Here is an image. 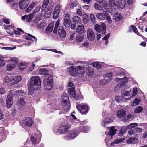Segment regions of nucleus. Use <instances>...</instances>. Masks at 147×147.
Returning a JSON list of instances; mask_svg holds the SVG:
<instances>
[{"mask_svg": "<svg viewBox=\"0 0 147 147\" xmlns=\"http://www.w3.org/2000/svg\"><path fill=\"white\" fill-rule=\"evenodd\" d=\"M13 93L10 91L7 96L6 100V106L7 108H11L13 104Z\"/></svg>", "mask_w": 147, "mask_h": 147, "instance_id": "39448f33", "label": "nucleus"}, {"mask_svg": "<svg viewBox=\"0 0 147 147\" xmlns=\"http://www.w3.org/2000/svg\"><path fill=\"white\" fill-rule=\"evenodd\" d=\"M107 13L105 11H103V12L102 13H97L96 16L98 18L104 20H105V17H106V15Z\"/></svg>", "mask_w": 147, "mask_h": 147, "instance_id": "a211bd4d", "label": "nucleus"}, {"mask_svg": "<svg viewBox=\"0 0 147 147\" xmlns=\"http://www.w3.org/2000/svg\"><path fill=\"white\" fill-rule=\"evenodd\" d=\"M78 5L77 2L76 1H74L72 2L70 5V7L72 9H73L75 7L77 6Z\"/></svg>", "mask_w": 147, "mask_h": 147, "instance_id": "13d9d810", "label": "nucleus"}, {"mask_svg": "<svg viewBox=\"0 0 147 147\" xmlns=\"http://www.w3.org/2000/svg\"><path fill=\"white\" fill-rule=\"evenodd\" d=\"M142 129L141 128H137L135 130V132L140 133L142 131Z\"/></svg>", "mask_w": 147, "mask_h": 147, "instance_id": "774afa93", "label": "nucleus"}, {"mask_svg": "<svg viewBox=\"0 0 147 147\" xmlns=\"http://www.w3.org/2000/svg\"><path fill=\"white\" fill-rule=\"evenodd\" d=\"M61 99L62 102H68L69 101V98L67 94L63 93L62 94Z\"/></svg>", "mask_w": 147, "mask_h": 147, "instance_id": "aec40b11", "label": "nucleus"}, {"mask_svg": "<svg viewBox=\"0 0 147 147\" xmlns=\"http://www.w3.org/2000/svg\"><path fill=\"white\" fill-rule=\"evenodd\" d=\"M53 27V24L51 23L47 27L46 31L47 33L51 32L52 31Z\"/></svg>", "mask_w": 147, "mask_h": 147, "instance_id": "2f4dec72", "label": "nucleus"}, {"mask_svg": "<svg viewBox=\"0 0 147 147\" xmlns=\"http://www.w3.org/2000/svg\"><path fill=\"white\" fill-rule=\"evenodd\" d=\"M29 4V1L28 0H22L20 2L19 5L21 9H24L27 7Z\"/></svg>", "mask_w": 147, "mask_h": 147, "instance_id": "9b49d317", "label": "nucleus"}, {"mask_svg": "<svg viewBox=\"0 0 147 147\" xmlns=\"http://www.w3.org/2000/svg\"><path fill=\"white\" fill-rule=\"evenodd\" d=\"M109 2L113 9H115L118 8V4L116 1L114 0H109Z\"/></svg>", "mask_w": 147, "mask_h": 147, "instance_id": "a878e982", "label": "nucleus"}, {"mask_svg": "<svg viewBox=\"0 0 147 147\" xmlns=\"http://www.w3.org/2000/svg\"><path fill=\"white\" fill-rule=\"evenodd\" d=\"M18 59L16 57H12L9 60V63L7 65V69L8 71L12 70L16 67L18 63Z\"/></svg>", "mask_w": 147, "mask_h": 147, "instance_id": "7ed1b4c3", "label": "nucleus"}, {"mask_svg": "<svg viewBox=\"0 0 147 147\" xmlns=\"http://www.w3.org/2000/svg\"><path fill=\"white\" fill-rule=\"evenodd\" d=\"M5 62L3 59V57L0 55V67L5 66Z\"/></svg>", "mask_w": 147, "mask_h": 147, "instance_id": "de8ad7c7", "label": "nucleus"}, {"mask_svg": "<svg viewBox=\"0 0 147 147\" xmlns=\"http://www.w3.org/2000/svg\"><path fill=\"white\" fill-rule=\"evenodd\" d=\"M69 93L74 98L76 99V94L75 90V87H73L68 89Z\"/></svg>", "mask_w": 147, "mask_h": 147, "instance_id": "5701e85b", "label": "nucleus"}, {"mask_svg": "<svg viewBox=\"0 0 147 147\" xmlns=\"http://www.w3.org/2000/svg\"><path fill=\"white\" fill-rule=\"evenodd\" d=\"M41 20V18L39 16L36 17L34 19L33 22L35 23H37L39 22Z\"/></svg>", "mask_w": 147, "mask_h": 147, "instance_id": "bf43d9fd", "label": "nucleus"}, {"mask_svg": "<svg viewBox=\"0 0 147 147\" xmlns=\"http://www.w3.org/2000/svg\"><path fill=\"white\" fill-rule=\"evenodd\" d=\"M127 129H126V127H121L119 130V136H122L125 132L126 130Z\"/></svg>", "mask_w": 147, "mask_h": 147, "instance_id": "ea45409f", "label": "nucleus"}, {"mask_svg": "<svg viewBox=\"0 0 147 147\" xmlns=\"http://www.w3.org/2000/svg\"><path fill=\"white\" fill-rule=\"evenodd\" d=\"M47 25V23L45 22H43L39 24H37L36 26L38 28H42L45 27Z\"/></svg>", "mask_w": 147, "mask_h": 147, "instance_id": "4c0bfd02", "label": "nucleus"}, {"mask_svg": "<svg viewBox=\"0 0 147 147\" xmlns=\"http://www.w3.org/2000/svg\"><path fill=\"white\" fill-rule=\"evenodd\" d=\"M80 129H81L84 132H86L88 130L89 128L88 127L86 126L84 127L81 126L80 128Z\"/></svg>", "mask_w": 147, "mask_h": 147, "instance_id": "6e6d98bb", "label": "nucleus"}, {"mask_svg": "<svg viewBox=\"0 0 147 147\" xmlns=\"http://www.w3.org/2000/svg\"><path fill=\"white\" fill-rule=\"evenodd\" d=\"M58 34L62 38H65L66 36V32L62 26H60L57 31Z\"/></svg>", "mask_w": 147, "mask_h": 147, "instance_id": "2eb2a0df", "label": "nucleus"}, {"mask_svg": "<svg viewBox=\"0 0 147 147\" xmlns=\"http://www.w3.org/2000/svg\"><path fill=\"white\" fill-rule=\"evenodd\" d=\"M22 78L20 76H18L14 77H13V82H12L13 84H15L18 83L21 80Z\"/></svg>", "mask_w": 147, "mask_h": 147, "instance_id": "c756f323", "label": "nucleus"}, {"mask_svg": "<svg viewBox=\"0 0 147 147\" xmlns=\"http://www.w3.org/2000/svg\"><path fill=\"white\" fill-rule=\"evenodd\" d=\"M60 21L59 19L57 21L55 24V27L53 30V32L54 33H56L57 32V28L59 25Z\"/></svg>", "mask_w": 147, "mask_h": 147, "instance_id": "a19ab883", "label": "nucleus"}, {"mask_svg": "<svg viewBox=\"0 0 147 147\" xmlns=\"http://www.w3.org/2000/svg\"><path fill=\"white\" fill-rule=\"evenodd\" d=\"M110 4L106 1L104 2L102 5V7H104L106 10L108 11V9L110 7Z\"/></svg>", "mask_w": 147, "mask_h": 147, "instance_id": "58836bf2", "label": "nucleus"}, {"mask_svg": "<svg viewBox=\"0 0 147 147\" xmlns=\"http://www.w3.org/2000/svg\"><path fill=\"white\" fill-rule=\"evenodd\" d=\"M94 7L95 8L98 10H102V5H100L99 3H95L94 4Z\"/></svg>", "mask_w": 147, "mask_h": 147, "instance_id": "37998d69", "label": "nucleus"}, {"mask_svg": "<svg viewBox=\"0 0 147 147\" xmlns=\"http://www.w3.org/2000/svg\"><path fill=\"white\" fill-rule=\"evenodd\" d=\"M79 132L76 131L68 134L65 137V139L66 140H72L77 135L79 134Z\"/></svg>", "mask_w": 147, "mask_h": 147, "instance_id": "9d476101", "label": "nucleus"}, {"mask_svg": "<svg viewBox=\"0 0 147 147\" xmlns=\"http://www.w3.org/2000/svg\"><path fill=\"white\" fill-rule=\"evenodd\" d=\"M33 123V121L32 119L28 117L26 118L25 120V122L24 124L27 126L30 127L32 126Z\"/></svg>", "mask_w": 147, "mask_h": 147, "instance_id": "6ab92c4d", "label": "nucleus"}, {"mask_svg": "<svg viewBox=\"0 0 147 147\" xmlns=\"http://www.w3.org/2000/svg\"><path fill=\"white\" fill-rule=\"evenodd\" d=\"M121 80H122V82H121V84H123V85H124V84L127 81V78L126 77H124V78H122Z\"/></svg>", "mask_w": 147, "mask_h": 147, "instance_id": "052dcab7", "label": "nucleus"}, {"mask_svg": "<svg viewBox=\"0 0 147 147\" xmlns=\"http://www.w3.org/2000/svg\"><path fill=\"white\" fill-rule=\"evenodd\" d=\"M16 48V47H3L2 49L11 50H12V49H14Z\"/></svg>", "mask_w": 147, "mask_h": 147, "instance_id": "e2e57ef3", "label": "nucleus"}, {"mask_svg": "<svg viewBox=\"0 0 147 147\" xmlns=\"http://www.w3.org/2000/svg\"><path fill=\"white\" fill-rule=\"evenodd\" d=\"M63 109L65 112H67L70 109V103L69 102H62Z\"/></svg>", "mask_w": 147, "mask_h": 147, "instance_id": "f3484780", "label": "nucleus"}, {"mask_svg": "<svg viewBox=\"0 0 147 147\" xmlns=\"http://www.w3.org/2000/svg\"><path fill=\"white\" fill-rule=\"evenodd\" d=\"M13 77L12 76L8 75L6 76L5 78V82H10L13 80Z\"/></svg>", "mask_w": 147, "mask_h": 147, "instance_id": "473e14b6", "label": "nucleus"}, {"mask_svg": "<svg viewBox=\"0 0 147 147\" xmlns=\"http://www.w3.org/2000/svg\"><path fill=\"white\" fill-rule=\"evenodd\" d=\"M61 9L60 5H57L55 7L53 14V18L54 19H56L58 18Z\"/></svg>", "mask_w": 147, "mask_h": 147, "instance_id": "6e6552de", "label": "nucleus"}, {"mask_svg": "<svg viewBox=\"0 0 147 147\" xmlns=\"http://www.w3.org/2000/svg\"><path fill=\"white\" fill-rule=\"evenodd\" d=\"M131 91V89H130L129 91H125L123 93V94H122V95H123L125 96H127L129 95Z\"/></svg>", "mask_w": 147, "mask_h": 147, "instance_id": "0e129e2a", "label": "nucleus"}, {"mask_svg": "<svg viewBox=\"0 0 147 147\" xmlns=\"http://www.w3.org/2000/svg\"><path fill=\"white\" fill-rule=\"evenodd\" d=\"M136 134L135 130H129L128 132V134L129 136L132 135Z\"/></svg>", "mask_w": 147, "mask_h": 147, "instance_id": "338daca9", "label": "nucleus"}, {"mask_svg": "<svg viewBox=\"0 0 147 147\" xmlns=\"http://www.w3.org/2000/svg\"><path fill=\"white\" fill-rule=\"evenodd\" d=\"M37 133L38 135V136H36L37 138H38V140H37L36 139L34 136H32L31 138V140L32 144H33L35 145L39 143L40 142V138L41 137V133L40 131H37Z\"/></svg>", "mask_w": 147, "mask_h": 147, "instance_id": "0eeeda50", "label": "nucleus"}, {"mask_svg": "<svg viewBox=\"0 0 147 147\" xmlns=\"http://www.w3.org/2000/svg\"><path fill=\"white\" fill-rule=\"evenodd\" d=\"M44 87L47 90H51L53 84L52 76L50 75L45 77L44 81Z\"/></svg>", "mask_w": 147, "mask_h": 147, "instance_id": "f257e3e1", "label": "nucleus"}, {"mask_svg": "<svg viewBox=\"0 0 147 147\" xmlns=\"http://www.w3.org/2000/svg\"><path fill=\"white\" fill-rule=\"evenodd\" d=\"M125 111L123 110H120L117 112V117L119 118L123 117L125 115Z\"/></svg>", "mask_w": 147, "mask_h": 147, "instance_id": "412c9836", "label": "nucleus"}, {"mask_svg": "<svg viewBox=\"0 0 147 147\" xmlns=\"http://www.w3.org/2000/svg\"><path fill=\"white\" fill-rule=\"evenodd\" d=\"M108 77L109 78L107 79L109 81H110L111 79L112 78V73H110L107 74L105 76V78Z\"/></svg>", "mask_w": 147, "mask_h": 147, "instance_id": "680f3d73", "label": "nucleus"}, {"mask_svg": "<svg viewBox=\"0 0 147 147\" xmlns=\"http://www.w3.org/2000/svg\"><path fill=\"white\" fill-rule=\"evenodd\" d=\"M122 18V16L117 13H114L113 15V18L116 21H119Z\"/></svg>", "mask_w": 147, "mask_h": 147, "instance_id": "cd10ccee", "label": "nucleus"}, {"mask_svg": "<svg viewBox=\"0 0 147 147\" xmlns=\"http://www.w3.org/2000/svg\"><path fill=\"white\" fill-rule=\"evenodd\" d=\"M69 126L66 124H63L59 129V132L61 134H65L69 131Z\"/></svg>", "mask_w": 147, "mask_h": 147, "instance_id": "f8f14e48", "label": "nucleus"}, {"mask_svg": "<svg viewBox=\"0 0 147 147\" xmlns=\"http://www.w3.org/2000/svg\"><path fill=\"white\" fill-rule=\"evenodd\" d=\"M36 4V3L34 2H32L30 5L29 7L25 10L26 12H30L33 8L35 7Z\"/></svg>", "mask_w": 147, "mask_h": 147, "instance_id": "7c9ffc66", "label": "nucleus"}, {"mask_svg": "<svg viewBox=\"0 0 147 147\" xmlns=\"http://www.w3.org/2000/svg\"><path fill=\"white\" fill-rule=\"evenodd\" d=\"M34 16L32 13L29 15H26V20L27 22H31Z\"/></svg>", "mask_w": 147, "mask_h": 147, "instance_id": "f704fd0d", "label": "nucleus"}, {"mask_svg": "<svg viewBox=\"0 0 147 147\" xmlns=\"http://www.w3.org/2000/svg\"><path fill=\"white\" fill-rule=\"evenodd\" d=\"M138 124L136 123H131L126 127V129H131L132 128H134L137 126Z\"/></svg>", "mask_w": 147, "mask_h": 147, "instance_id": "a18cd8bd", "label": "nucleus"}, {"mask_svg": "<svg viewBox=\"0 0 147 147\" xmlns=\"http://www.w3.org/2000/svg\"><path fill=\"white\" fill-rule=\"evenodd\" d=\"M17 104L18 108L21 109V108L25 105V102L24 99H20L18 101Z\"/></svg>", "mask_w": 147, "mask_h": 147, "instance_id": "b1692460", "label": "nucleus"}, {"mask_svg": "<svg viewBox=\"0 0 147 147\" xmlns=\"http://www.w3.org/2000/svg\"><path fill=\"white\" fill-rule=\"evenodd\" d=\"M76 107L82 114H86L88 111L89 108L87 105L81 104L77 105Z\"/></svg>", "mask_w": 147, "mask_h": 147, "instance_id": "423d86ee", "label": "nucleus"}, {"mask_svg": "<svg viewBox=\"0 0 147 147\" xmlns=\"http://www.w3.org/2000/svg\"><path fill=\"white\" fill-rule=\"evenodd\" d=\"M77 71L79 76L81 77L83 76L84 74V71L83 69H82L80 66H78L77 67Z\"/></svg>", "mask_w": 147, "mask_h": 147, "instance_id": "bb28decb", "label": "nucleus"}, {"mask_svg": "<svg viewBox=\"0 0 147 147\" xmlns=\"http://www.w3.org/2000/svg\"><path fill=\"white\" fill-rule=\"evenodd\" d=\"M123 86V84H121V82L119 83V84L116 86L114 88V90L115 91H117L120 88H121V86Z\"/></svg>", "mask_w": 147, "mask_h": 147, "instance_id": "8fccbe9b", "label": "nucleus"}, {"mask_svg": "<svg viewBox=\"0 0 147 147\" xmlns=\"http://www.w3.org/2000/svg\"><path fill=\"white\" fill-rule=\"evenodd\" d=\"M27 35L30 37H28L25 36V39L26 40H30L32 41V42L34 41H36L37 40V39L35 36H32V35L28 33Z\"/></svg>", "mask_w": 147, "mask_h": 147, "instance_id": "c85d7f7f", "label": "nucleus"}, {"mask_svg": "<svg viewBox=\"0 0 147 147\" xmlns=\"http://www.w3.org/2000/svg\"><path fill=\"white\" fill-rule=\"evenodd\" d=\"M39 74L41 75H46L48 74V71L45 69L42 68L40 69L39 70Z\"/></svg>", "mask_w": 147, "mask_h": 147, "instance_id": "e433bc0d", "label": "nucleus"}, {"mask_svg": "<svg viewBox=\"0 0 147 147\" xmlns=\"http://www.w3.org/2000/svg\"><path fill=\"white\" fill-rule=\"evenodd\" d=\"M140 101V100L137 98H136L133 102L132 105L134 106L136 105H138L139 102Z\"/></svg>", "mask_w": 147, "mask_h": 147, "instance_id": "5fc2aeb1", "label": "nucleus"}, {"mask_svg": "<svg viewBox=\"0 0 147 147\" xmlns=\"http://www.w3.org/2000/svg\"><path fill=\"white\" fill-rule=\"evenodd\" d=\"M95 30L98 32H102V34H105L106 32V28L105 24L103 22H100L99 24H96L94 26Z\"/></svg>", "mask_w": 147, "mask_h": 147, "instance_id": "f03ea898", "label": "nucleus"}, {"mask_svg": "<svg viewBox=\"0 0 147 147\" xmlns=\"http://www.w3.org/2000/svg\"><path fill=\"white\" fill-rule=\"evenodd\" d=\"M67 71L72 76H75L78 74L77 69L72 66L67 69Z\"/></svg>", "mask_w": 147, "mask_h": 147, "instance_id": "1a4fd4ad", "label": "nucleus"}, {"mask_svg": "<svg viewBox=\"0 0 147 147\" xmlns=\"http://www.w3.org/2000/svg\"><path fill=\"white\" fill-rule=\"evenodd\" d=\"M41 8V6L39 5L37 7H36L34 10L33 12L32 13L34 15H35V13L38 12H39Z\"/></svg>", "mask_w": 147, "mask_h": 147, "instance_id": "603ef678", "label": "nucleus"}, {"mask_svg": "<svg viewBox=\"0 0 147 147\" xmlns=\"http://www.w3.org/2000/svg\"><path fill=\"white\" fill-rule=\"evenodd\" d=\"M76 32L79 34H82L84 32V26L82 25H78L76 29Z\"/></svg>", "mask_w": 147, "mask_h": 147, "instance_id": "4be33fe9", "label": "nucleus"}, {"mask_svg": "<svg viewBox=\"0 0 147 147\" xmlns=\"http://www.w3.org/2000/svg\"><path fill=\"white\" fill-rule=\"evenodd\" d=\"M84 38L83 36L78 35L76 36V40L77 42H80L83 40Z\"/></svg>", "mask_w": 147, "mask_h": 147, "instance_id": "79ce46f5", "label": "nucleus"}, {"mask_svg": "<svg viewBox=\"0 0 147 147\" xmlns=\"http://www.w3.org/2000/svg\"><path fill=\"white\" fill-rule=\"evenodd\" d=\"M87 38L90 41H93L95 38V34L91 29H89L87 31Z\"/></svg>", "mask_w": 147, "mask_h": 147, "instance_id": "ddd939ff", "label": "nucleus"}, {"mask_svg": "<svg viewBox=\"0 0 147 147\" xmlns=\"http://www.w3.org/2000/svg\"><path fill=\"white\" fill-rule=\"evenodd\" d=\"M51 10H48L46 11L45 12L44 17L45 18H47L51 16Z\"/></svg>", "mask_w": 147, "mask_h": 147, "instance_id": "c03bdc74", "label": "nucleus"}, {"mask_svg": "<svg viewBox=\"0 0 147 147\" xmlns=\"http://www.w3.org/2000/svg\"><path fill=\"white\" fill-rule=\"evenodd\" d=\"M131 28L133 29V31L135 33H137L138 32V30L136 28V27L134 26L133 25L130 26Z\"/></svg>", "mask_w": 147, "mask_h": 147, "instance_id": "69168bd1", "label": "nucleus"}, {"mask_svg": "<svg viewBox=\"0 0 147 147\" xmlns=\"http://www.w3.org/2000/svg\"><path fill=\"white\" fill-rule=\"evenodd\" d=\"M70 23L69 15L68 14H66L64 18L63 24L66 27H69L70 26Z\"/></svg>", "mask_w": 147, "mask_h": 147, "instance_id": "4468645a", "label": "nucleus"}, {"mask_svg": "<svg viewBox=\"0 0 147 147\" xmlns=\"http://www.w3.org/2000/svg\"><path fill=\"white\" fill-rule=\"evenodd\" d=\"M124 140V139L122 138L119 139H117L115 140L113 142L111 143V146H113V145L115 144H118L119 143L123 141Z\"/></svg>", "mask_w": 147, "mask_h": 147, "instance_id": "72a5a7b5", "label": "nucleus"}, {"mask_svg": "<svg viewBox=\"0 0 147 147\" xmlns=\"http://www.w3.org/2000/svg\"><path fill=\"white\" fill-rule=\"evenodd\" d=\"M143 109L141 106H138L135 108L134 110V112L135 113H138L142 111Z\"/></svg>", "mask_w": 147, "mask_h": 147, "instance_id": "c9c22d12", "label": "nucleus"}, {"mask_svg": "<svg viewBox=\"0 0 147 147\" xmlns=\"http://www.w3.org/2000/svg\"><path fill=\"white\" fill-rule=\"evenodd\" d=\"M93 67L97 69H100L101 67V65L97 62L93 63L92 64Z\"/></svg>", "mask_w": 147, "mask_h": 147, "instance_id": "09e8293b", "label": "nucleus"}, {"mask_svg": "<svg viewBox=\"0 0 147 147\" xmlns=\"http://www.w3.org/2000/svg\"><path fill=\"white\" fill-rule=\"evenodd\" d=\"M30 85L31 87L36 85L40 86L41 84V81L38 76H32L30 79Z\"/></svg>", "mask_w": 147, "mask_h": 147, "instance_id": "20e7f679", "label": "nucleus"}, {"mask_svg": "<svg viewBox=\"0 0 147 147\" xmlns=\"http://www.w3.org/2000/svg\"><path fill=\"white\" fill-rule=\"evenodd\" d=\"M73 20L75 23H78L80 22L81 19L80 17H78L77 16H74L72 18Z\"/></svg>", "mask_w": 147, "mask_h": 147, "instance_id": "49530a36", "label": "nucleus"}, {"mask_svg": "<svg viewBox=\"0 0 147 147\" xmlns=\"http://www.w3.org/2000/svg\"><path fill=\"white\" fill-rule=\"evenodd\" d=\"M138 141L137 138L134 137L133 138H131L128 139L126 141V143L129 144H134L136 143Z\"/></svg>", "mask_w": 147, "mask_h": 147, "instance_id": "393cba45", "label": "nucleus"}, {"mask_svg": "<svg viewBox=\"0 0 147 147\" xmlns=\"http://www.w3.org/2000/svg\"><path fill=\"white\" fill-rule=\"evenodd\" d=\"M26 67V66L24 65V63H20L19 65V69L21 70H24Z\"/></svg>", "mask_w": 147, "mask_h": 147, "instance_id": "864d4df0", "label": "nucleus"}, {"mask_svg": "<svg viewBox=\"0 0 147 147\" xmlns=\"http://www.w3.org/2000/svg\"><path fill=\"white\" fill-rule=\"evenodd\" d=\"M117 131V129H115L114 126L111 127H110V129L109 132L107 133L108 137L110 138L111 139L112 136L115 134Z\"/></svg>", "mask_w": 147, "mask_h": 147, "instance_id": "dca6fc26", "label": "nucleus"}, {"mask_svg": "<svg viewBox=\"0 0 147 147\" xmlns=\"http://www.w3.org/2000/svg\"><path fill=\"white\" fill-rule=\"evenodd\" d=\"M105 19H106L107 22L109 23H111L112 22V21L111 18V17L108 13H107L106 15V17H105Z\"/></svg>", "mask_w": 147, "mask_h": 147, "instance_id": "3c124183", "label": "nucleus"}, {"mask_svg": "<svg viewBox=\"0 0 147 147\" xmlns=\"http://www.w3.org/2000/svg\"><path fill=\"white\" fill-rule=\"evenodd\" d=\"M90 18L91 20L93 23H96L95 19L96 18L94 15L92 14H91L90 15Z\"/></svg>", "mask_w": 147, "mask_h": 147, "instance_id": "4d7b16f0", "label": "nucleus"}]
</instances>
